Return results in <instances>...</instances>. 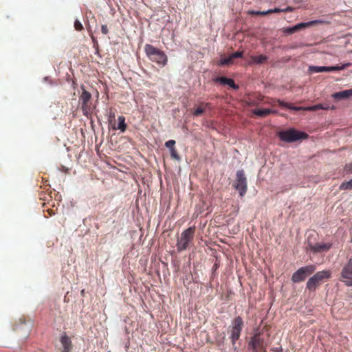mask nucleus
Here are the masks:
<instances>
[{
  "label": "nucleus",
  "instance_id": "nucleus-15",
  "mask_svg": "<svg viewBox=\"0 0 352 352\" xmlns=\"http://www.w3.org/2000/svg\"><path fill=\"white\" fill-rule=\"evenodd\" d=\"M352 96V89L336 92L332 94V97L336 100H342L349 98Z\"/></svg>",
  "mask_w": 352,
  "mask_h": 352
},
{
  "label": "nucleus",
  "instance_id": "nucleus-14",
  "mask_svg": "<svg viewBox=\"0 0 352 352\" xmlns=\"http://www.w3.org/2000/svg\"><path fill=\"white\" fill-rule=\"evenodd\" d=\"M91 94L89 93L87 91H86L85 89L82 90V94L80 95V96L79 98V100L82 103V109L83 111L87 109V102L91 99Z\"/></svg>",
  "mask_w": 352,
  "mask_h": 352
},
{
  "label": "nucleus",
  "instance_id": "nucleus-2",
  "mask_svg": "<svg viewBox=\"0 0 352 352\" xmlns=\"http://www.w3.org/2000/svg\"><path fill=\"white\" fill-rule=\"evenodd\" d=\"M331 276V272L330 270H326L318 272L307 280L306 285L307 289L310 291L316 290L318 286L329 279Z\"/></svg>",
  "mask_w": 352,
  "mask_h": 352
},
{
  "label": "nucleus",
  "instance_id": "nucleus-6",
  "mask_svg": "<svg viewBox=\"0 0 352 352\" xmlns=\"http://www.w3.org/2000/svg\"><path fill=\"white\" fill-rule=\"evenodd\" d=\"M234 187L239 191V195L243 197L248 190L247 178L243 170L236 172V179Z\"/></svg>",
  "mask_w": 352,
  "mask_h": 352
},
{
  "label": "nucleus",
  "instance_id": "nucleus-25",
  "mask_svg": "<svg viewBox=\"0 0 352 352\" xmlns=\"http://www.w3.org/2000/svg\"><path fill=\"white\" fill-rule=\"evenodd\" d=\"M232 63V59L231 58V56L228 58H221L219 63V65H230Z\"/></svg>",
  "mask_w": 352,
  "mask_h": 352
},
{
  "label": "nucleus",
  "instance_id": "nucleus-10",
  "mask_svg": "<svg viewBox=\"0 0 352 352\" xmlns=\"http://www.w3.org/2000/svg\"><path fill=\"white\" fill-rule=\"evenodd\" d=\"M331 247V243L309 244V250L314 253H322L328 251Z\"/></svg>",
  "mask_w": 352,
  "mask_h": 352
},
{
  "label": "nucleus",
  "instance_id": "nucleus-18",
  "mask_svg": "<svg viewBox=\"0 0 352 352\" xmlns=\"http://www.w3.org/2000/svg\"><path fill=\"white\" fill-rule=\"evenodd\" d=\"M308 72L310 74L327 72V67H326V66H314V65H311V66L309 67Z\"/></svg>",
  "mask_w": 352,
  "mask_h": 352
},
{
  "label": "nucleus",
  "instance_id": "nucleus-11",
  "mask_svg": "<svg viewBox=\"0 0 352 352\" xmlns=\"http://www.w3.org/2000/svg\"><path fill=\"white\" fill-rule=\"evenodd\" d=\"M151 60L156 63L161 65L162 66H164L166 65L168 61L167 56L161 50H160L153 58Z\"/></svg>",
  "mask_w": 352,
  "mask_h": 352
},
{
  "label": "nucleus",
  "instance_id": "nucleus-3",
  "mask_svg": "<svg viewBox=\"0 0 352 352\" xmlns=\"http://www.w3.org/2000/svg\"><path fill=\"white\" fill-rule=\"evenodd\" d=\"M194 234V227H190L181 233L177 241V249L179 252L184 251L189 247L193 240Z\"/></svg>",
  "mask_w": 352,
  "mask_h": 352
},
{
  "label": "nucleus",
  "instance_id": "nucleus-7",
  "mask_svg": "<svg viewBox=\"0 0 352 352\" xmlns=\"http://www.w3.org/2000/svg\"><path fill=\"white\" fill-rule=\"evenodd\" d=\"M340 281L343 282L345 285L352 286V258L343 266L341 271Z\"/></svg>",
  "mask_w": 352,
  "mask_h": 352
},
{
  "label": "nucleus",
  "instance_id": "nucleus-33",
  "mask_svg": "<svg viewBox=\"0 0 352 352\" xmlns=\"http://www.w3.org/2000/svg\"><path fill=\"white\" fill-rule=\"evenodd\" d=\"M269 10H270V13H278V12H282V9H279V8L270 9Z\"/></svg>",
  "mask_w": 352,
  "mask_h": 352
},
{
  "label": "nucleus",
  "instance_id": "nucleus-31",
  "mask_svg": "<svg viewBox=\"0 0 352 352\" xmlns=\"http://www.w3.org/2000/svg\"><path fill=\"white\" fill-rule=\"evenodd\" d=\"M203 112H204V109L199 107L195 110L194 115L196 116H201Z\"/></svg>",
  "mask_w": 352,
  "mask_h": 352
},
{
  "label": "nucleus",
  "instance_id": "nucleus-23",
  "mask_svg": "<svg viewBox=\"0 0 352 352\" xmlns=\"http://www.w3.org/2000/svg\"><path fill=\"white\" fill-rule=\"evenodd\" d=\"M267 56L264 55H260L257 56H253L252 58L254 63L257 64L263 63L267 60Z\"/></svg>",
  "mask_w": 352,
  "mask_h": 352
},
{
  "label": "nucleus",
  "instance_id": "nucleus-17",
  "mask_svg": "<svg viewBox=\"0 0 352 352\" xmlns=\"http://www.w3.org/2000/svg\"><path fill=\"white\" fill-rule=\"evenodd\" d=\"M144 50L146 55L148 56L150 59L153 58L160 51V50L149 44H146L145 45Z\"/></svg>",
  "mask_w": 352,
  "mask_h": 352
},
{
  "label": "nucleus",
  "instance_id": "nucleus-8",
  "mask_svg": "<svg viewBox=\"0 0 352 352\" xmlns=\"http://www.w3.org/2000/svg\"><path fill=\"white\" fill-rule=\"evenodd\" d=\"M319 22H320L319 21L316 20V21H311L309 22H306V23H298L297 25H296L293 27H288V28H283V32L285 34H292L294 32L300 30L303 28H307L311 25L318 23Z\"/></svg>",
  "mask_w": 352,
  "mask_h": 352
},
{
  "label": "nucleus",
  "instance_id": "nucleus-1",
  "mask_svg": "<svg viewBox=\"0 0 352 352\" xmlns=\"http://www.w3.org/2000/svg\"><path fill=\"white\" fill-rule=\"evenodd\" d=\"M278 136L281 141L292 143L298 140H305L307 138L308 135L303 131H297L292 128L286 131H280Z\"/></svg>",
  "mask_w": 352,
  "mask_h": 352
},
{
  "label": "nucleus",
  "instance_id": "nucleus-19",
  "mask_svg": "<svg viewBox=\"0 0 352 352\" xmlns=\"http://www.w3.org/2000/svg\"><path fill=\"white\" fill-rule=\"evenodd\" d=\"M272 111L270 109H257L253 111V113L259 117H265Z\"/></svg>",
  "mask_w": 352,
  "mask_h": 352
},
{
  "label": "nucleus",
  "instance_id": "nucleus-38",
  "mask_svg": "<svg viewBox=\"0 0 352 352\" xmlns=\"http://www.w3.org/2000/svg\"><path fill=\"white\" fill-rule=\"evenodd\" d=\"M108 352H110V351H108Z\"/></svg>",
  "mask_w": 352,
  "mask_h": 352
},
{
  "label": "nucleus",
  "instance_id": "nucleus-30",
  "mask_svg": "<svg viewBox=\"0 0 352 352\" xmlns=\"http://www.w3.org/2000/svg\"><path fill=\"white\" fill-rule=\"evenodd\" d=\"M242 55H243L242 52H236L232 54L230 56H231V58L233 60L234 58L241 57Z\"/></svg>",
  "mask_w": 352,
  "mask_h": 352
},
{
  "label": "nucleus",
  "instance_id": "nucleus-36",
  "mask_svg": "<svg viewBox=\"0 0 352 352\" xmlns=\"http://www.w3.org/2000/svg\"><path fill=\"white\" fill-rule=\"evenodd\" d=\"M267 14H270V10H267L266 11H260V14L261 15H266Z\"/></svg>",
  "mask_w": 352,
  "mask_h": 352
},
{
  "label": "nucleus",
  "instance_id": "nucleus-22",
  "mask_svg": "<svg viewBox=\"0 0 352 352\" xmlns=\"http://www.w3.org/2000/svg\"><path fill=\"white\" fill-rule=\"evenodd\" d=\"M349 63L342 65L341 66H328L327 67V72H333V71H340L346 68L347 66L350 65Z\"/></svg>",
  "mask_w": 352,
  "mask_h": 352
},
{
  "label": "nucleus",
  "instance_id": "nucleus-4",
  "mask_svg": "<svg viewBox=\"0 0 352 352\" xmlns=\"http://www.w3.org/2000/svg\"><path fill=\"white\" fill-rule=\"evenodd\" d=\"M243 325V322L242 318L238 316L234 319L231 325L229 327L230 333V339L233 345H234L236 341L240 337Z\"/></svg>",
  "mask_w": 352,
  "mask_h": 352
},
{
  "label": "nucleus",
  "instance_id": "nucleus-9",
  "mask_svg": "<svg viewBox=\"0 0 352 352\" xmlns=\"http://www.w3.org/2000/svg\"><path fill=\"white\" fill-rule=\"evenodd\" d=\"M31 326L30 320H27L25 318H21L19 323L15 324L14 330L16 331H24L25 335H26L29 333Z\"/></svg>",
  "mask_w": 352,
  "mask_h": 352
},
{
  "label": "nucleus",
  "instance_id": "nucleus-13",
  "mask_svg": "<svg viewBox=\"0 0 352 352\" xmlns=\"http://www.w3.org/2000/svg\"><path fill=\"white\" fill-rule=\"evenodd\" d=\"M62 352H70L72 350V341L66 335H63L60 338Z\"/></svg>",
  "mask_w": 352,
  "mask_h": 352
},
{
  "label": "nucleus",
  "instance_id": "nucleus-20",
  "mask_svg": "<svg viewBox=\"0 0 352 352\" xmlns=\"http://www.w3.org/2000/svg\"><path fill=\"white\" fill-rule=\"evenodd\" d=\"M118 124L117 126V129L120 130L122 132L125 131L126 125L125 123V118L123 116H119L118 118Z\"/></svg>",
  "mask_w": 352,
  "mask_h": 352
},
{
  "label": "nucleus",
  "instance_id": "nucleus-16",
  "mask_svg": "<svg viewBox=\"0 0 352 352\" xmlns=\"http://www.w3.org/2000/svg\"><path fill=\"white\" fill-rule=\"evenodd\" d=\"M215 81L219 82L223 85H228L233 89H237L239 87L235 85L234 81L231 78L220 77L215 79Z\"/></svg>",
  "mask_w": 352,
  "mask_h": 352
},
{
  "label": "nucleus",
  "instance_id": "nucleus-21",
  "mask_svg": "<svg viewBox=\"0 0 352 352\" xmlns=\"http://www.w3.org/2000/svg\"><path fill=\"white\" fill-rule=\"evenodd\" d=\"M329 107H324L321 104H318L314 106L307 107L304 108V111H316L318 109H329Z\"/></svg>",
  "mask_w": 352,
  "mask_h": 352
},
{
  "label": "nucleus",
  "instance_id": "nucleus-26",
  "mask_svg": "<svg viewBox=\"0 0 352 352\" xmlns=\"http://www.w3.org/2000/svg\"><path fill=\"white\" fill-rule=\"evenodd\" d=\"M175 141L170 140L165 143V146L169 149V151L175 148Z\"/></svg>",
  "mask_w": 352,
  "mask_h": 352
},
{
  "label": "nucleus",
  "instance_id": "nucleus-34",
  "mask_svg": "<svg viewBox=\"0 0 352 352\" xmlns=\"http://www.w3.org/2000/svg\"><path fill=\"white\" fill-rule=\"evenodd\" d=\"M278 104H279L281 107H283L287 108V106H288V104H289V103L281 101V100H278Z\"/></svg>",
  "mask_w": 352,
  "mask_h": 352
},
{
  "label": "nucleus",
  "instance_id": "nucleus-29",
  "mask_svg": "<svg viewBox=\"0 0 352 352\" xmlns=\"http://www.w3.org/2000/svg\"><path fill=\"white\" fill-rule=\"evenodd\" d=\"M305 107H294L292 104H288L287 109L295 110V111H300V110H304Z\"/></svg>",
  "mask_w": 352,
  "mask_h": 352
},
{
  "label": "nucleus",
  "instance_id": "nucleus-12",
  "mask_svg": "<svg viewBox=\"0 0 352 352\" xmlns=\"http://www.w3.org/2000/svg\"><path fill=\"white\" fill-rule=\"evenodd\" d=\"M263 339L258 335H256L252 338L250 346L252 347L253 352H258V349L263 347Z\"/></svg>",
  "mask_w": 352,
  "mask_h": 352
},
{
  "label": "nucleus",
  "instance_id": "nucleus-32",
  "mask_svg": "<svg viewBox=\"0 0 352 352\" xmlns=\"http://www.w3.org/2000/svg\"><path fill=\"white\" fill-rule=\"evenodd\" d=\"M101 31L104 34H107L109 32L107 26L106 25H102L101 27Z\"/></svg>",
  "mask_w": 352,
  "mask_h": 352
},
{
  "label": "nucleus",
  "instance_id": "nucleus-35",
  "mask_svg": "<svg viewBox=\"0 0 352 352\" xmlns=\"http://www.w3.org/2000/svg\"><path fill=\"white\" fill-rule=\"evenodd\" d=\"M294 8L292 7H287L285 9H282V12H292L293 11Z\"/></svg>",
  "mask_w": 352,
  "mask_h": 352
},
{
  "label": "nucleus",
  "instance_id": "nucleus-37",
  "mask_svg": "<svg viewBox=\"0 0 352 352\" xmlns=\"http://www.w3.org/2000/svg\"><path fill=\"white\" fill-rule=\"evenodd\" d=\"M251 13L254 14H260V11H252Z\"/></svg>",
  "mask_w": 352,
  "mask_h": 352
},
{
  "label": "nucleus",
  "instance_id": "nucleus-27",
  "mask_svg": "<svg viewBox=\"0 0 352 352\" xmlns=\"http://www.w3.org/2000/svg\"><path fill=\"white\" fill-rule=\"evenodd\" d=\"M170 156L172 158H173L174 160H175L178 162H179L181 160V158L179 156V155L177 154L175 148L170 150Z\"/></svg>",
  "mask_w": 352,
  "mask_h": 352
},
{
  "label": "nucleus",
  "instance_id": "nucleus-24",
  "mask_svg": "<svg viewBox=\"0 0 352 352\" xmlns=\"http://www.w3.org/2000/svg\"><path fill=\"white\" fill-rule=\"evenodd\" d=\"M340 189H341V190L352 189V179L347 182H343L340 185Z\"/></svg>",
  "mask_w": 352,
  "mask_h": 352
},
{
  "label": "nucleus",
  "instance_id": "nucleus-28",
  "mask_svg": "<svg viewBox=\"0 0 352 352\" xmlns=\"http://www.w3.org/2000/svg\"><path fill=\"white\" fill-rule=\"evenodd\" d=\"M74 28L76 30L80 31L82 30L83 26L80 21L76 20L74 22Z\"/></svg>",
  "mask_w": 352,
  "mask_h": 352
},
{
  "label": "nucleus",
  "instance_id": "nucleus-5",
  "mask_svg": "<svg viewBox=\"0 0 352 352\" xmlns=\"http://www.w3.org/2000/svg\"><path fill=\"white\" fill-rule=\"evenodd\" d=\"M316 270L314 265L302 267L295 272L292 276L294 283H299L304 280L308 275L311 274Z\"/></svg>",
  "mask_w": 352,
  "mask_h": 352
}]
</instances>
